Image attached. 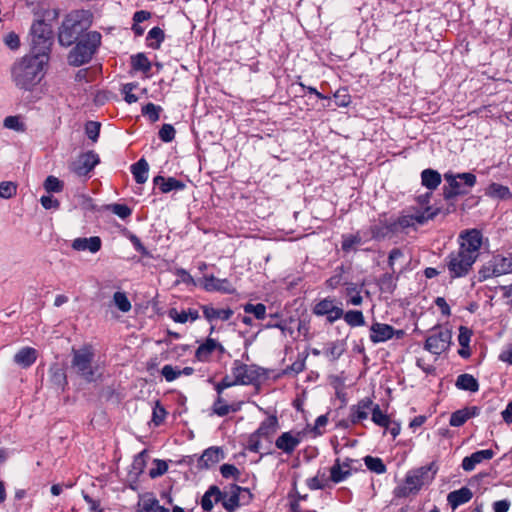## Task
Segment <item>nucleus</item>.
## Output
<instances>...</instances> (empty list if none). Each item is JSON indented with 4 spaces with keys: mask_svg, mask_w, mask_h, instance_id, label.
I'll return each instance as SVG.
<instances>
[{
    "mask_svg": "<svg viewBox=\"0 0 512 512\" xmlns=\"http://www.w3.org/2000/svg\"><path fill=\"white\" fill-rule=\"evenodd\" d=\"M335 105L337 107H347L351 102V97L346 90H338L334 94Z\"/></svg>",
    "mask_w": 512,
    "mask_h": 512,
    "instance_id": "obj_53",
    "label": "nucleus"
},
{
    "mask_svg": "<svg viewBox=\"0 0 512 512\" xmlns=\"http://www.w3.org/2000/svg\"><path fill=\"white\" fill-rule=\"evenodd\" d=\"M438 213V209L427 207L423 212L417 211L414 214L403 215L399 217L396 224L401 228H408L415 225L416 223L424 224L428 220L433 219Z\"/></svg>",
    "mask_w": 512,
    "mask_h": 512,
    "instance_id": "obj_16",
    "label": "nucleus"
},
{
    "mask_svg": "<svg viewBox=\"0 0 512 512\" xmlns=\"http://www.w3.org/2000/svg\"><path fill=\"white\" fill-rule=\"evenodd\" d=\"M48 60L44 55H26L12 66V79L15 85L23 90H31L43 77L44 66Z\"/></svg>",
    "mask_w": 512,
    "mask_h": 512,
    "instance_id": "obj_1",
    "label": "nucleus"
},
{
    "mask_svg": "<svg viewBox=\"0 0 512 512\" xmlns=\"http://www.w3.org/2000/svg\"><path fill=\"white\" fill-rule=\"evenodd\" d=\"M113 302L115 306L123 313H127L131 310V302L124 292H115L113 295Z\"/></svg>",
    "mask_w": 512,
    "mask_h": 512,
    "instance_id": "obj_38",
    "label": "nucleus"
},
{
    "mask_svg": "<svg viewBox=\"0 0 512 512\" xmlns=\"http://www.w3.org/2000/svg\"><path fill=\"white\" fill-rule=\"evenodd\" d=\"M473 494L467 487H462L459 490L452 491L448 494L447 500L449 504L456 508L471 500Z\"/></svg>",
    "mask_w": 512,
    "mask_h": 512,
    "instance_id": "obj_30",
    "label": "nucleus"
},
{
    "mask_svg": "<svg viewBox=\"0 0 512 512\" xmlns=\"http://www.w3.org/2000/svg\"><path fill=\"white\" fill-rule=\"evenodd\" d=\"M99 156L93 151H88L78 156L72 163L71 170L78 176H85L99 163Z\"/></svg>",
    "mask_w": 512,
    "mask_h": 512,
    "instance_id": "obj_15",
    "label": "nucleus"
},
{
    "mask_svg": "<svg viewBox=\"0 0 512 512\" xmlns=\"http://www.w3.org/2000/svg\"><path fill=\"white\" fill-rule=\"evenodd\" d=\"M202 311L204 317L210 322L215 320L227 321L234 313L230 308H215L211 305H203Z\"/></svg>",
    "mask_w": 512,
    "mask_h": 512,
    "instance_id": "obj_26",
    "label": "nucleus"
},
{
    "mask_svg": "<svg viewBox=\"0 0 512 512\" xmlns=\"http://www.w3.org/2000/svg\"><path fill=\"white\" fill-rule=\"evenodd\" d=\"M327 485H328V479H326L324 475H322V476L317 475L308 480V487L310 489H324Z\"/></svg>",
    "mask_w": 512,
    "mask_h": 512,
    "instance_id": "obj_61",
    "label": "nucleus"
},
{
    "mask_svg": "<svg viewBox=\"0 0 512 512\" xmlns=\"http://www.w3.org/2000/svg\"><path fill=\"white\" fill-rule=\"evenodd\" d=\"M137 87L135 83H127L123 85L122 93L124 94V99L127 103L132 104L137 102L138 98L132 91Z\"/></svg>",
    "mask_w": 512,
    "mask_h": 512,
    "instance_id": "obj_55",
    "label": "nucleus"
},
{
    "mask_svg": "<svg viewBox=\"0 0 512 512\" xmlns=\"http://www.w3.org/2000/svg\"><path fill=\"white\" fill-rule=\"evenodd\" d=\"M4 127L18 132H23L25 130L24 124L20 121L18 116L6 117L4 119Z\"/></svg>",
    "mask_w": 512,
    "mask_h": 512,
    "instance_id": "obj_50",
    "label": "nucleus"
},
{
    "mask_svg": "<svg viewBox=\"0 0 512 512\" xmlns=\"http://www.w3.org/2000/svg\"><path fill=\"white\" fill-rule=\"evenodd\" d=\"M221 474L224 478H235L237 479L240 475L239 470L232 464H223L220 468Z\"/></svg>",
    "mask_w": 512,
    "mask_h": 512,
    "instance_id": "obj_60",
    "label": "nucleus"
},
{
    "mask_svg": "<svg viewBox=\"0 0 512 512\" xmlns=\"http://www.w3.org/2000/svg\"><path fill=\"white\" fill-rule=\"evenodd\" d=\"M251 496L252 495L248 489L237 485H231L228 491H221L219 502L222 503L223 507L227 511L233 512L236 508L239 507L241 500L248 501Z\"/></svg>",
    "mask_w": 512,
    "mask_h": 512,
    "instance_id": "obj_11",
    "label": "nucleus"
},
{
    "mask_svg": "<svg viewBox=\"0 0 512 512\" xmlns=\"http://www.w3.org/2000/svg\"><path fill=\"white\" fill-rule=\"evenodd\" d=\"M494 456V452L491 449L480 450L474 452L468 457H465L462 461V468L465 471H472L475 466L484 460H490Z\"/></svg>",
    "mask_w": 512,
    "mask_h": 512,
    "instance_id": "obj_25",
    "label": "nucleus"
},
{
    "mask_svg": "<svg viewBox=\"0 0 512 512\" xmlns=\"http://www.w3.org/2000/svg\"><path fill=\"white\" fill-rule=\"evenodd\" d=\"M303 432L288 431L282 433L275 441V446L286 454H292L301 443Z\"/></svg>",
    "mask_w": 512,
    "mask_h": 512,
    "instance_id": "obj_17",
    "label": "nucleus"
},
{
    "mask_svg": "<svg viewBox=\"0 0 512 512\" xmlns=\"http://www.w3.org/2000/svg\"><path fill=\"white\" fill-rule=\"evenodd\" d=\"M139 512H157V499L151 496H144L138 502Z\"/></svg>",
    "mask_w": 512,
    "mask_h": 512,
    "instance_id": "obj_42",
    "label": "nucleus"
},
{
    "mask_svg": "<svg viewBox=\"0 0 512 512\" xmlns=\"http://www.w3.org/2000/svg\"><path fill=\"white\" fill-rule=\"evenodd\" d=\"M336 307L337 305L334 304L332 299L325 298L314 306L313 313L317 316H326L328 313L333 312Z\"/></svg>",
    "mask_w": 512,
    "mask_h": 512,
    "instance_id": "obj_37",
    "label": "nucleus"
},
{
    "mask_svg": "<svg viewBox=\"0 0 512 512\" xmlns=\"http://www.w3.org/2000/svg\"><path fill=\"white\" fill-rule=\"evenodd\" d=\"M352 459H345L344 461H340V459H336L333 466L330 468V479L334 483H339L345 479H347L351 475V463Z\"/></svg>",
    "mask_w": 512,
    "mask_h": 512,
    "instance_id": "obj_19",
    "label": "nucleus"
},
{
    "mask_svg": "<svg viewBox=\"0 0 512 512\" xmlns=\"http://www.w3.org/2000/svg\"><path fill=\"white\" fill-rule=\"evenodd\" d=\"M364 461L367 468L377 474H382L386 471V466L380 458L366 456Z\"/></svg>",
    "mask_w": 512,
    "mask_h": 512,
    "instance_id": "obj_43",
    "label": "nucleus"
},
{
    "mask_svg": "<svg viewBox=\"0 0 512 512\" xmlns=\"http://www.w3.org/2000/svg\"><path fill=\"white\" fill-rule=\"evenodd\" d=\"M486 193L491 197L499 199H510L512 197L509 188L498 183L489 185Z\"/></svg>",
    "mask_w": 512,
    "mask_h": 512,
    "instance_id": "obj_35",
    "label": "nucleus"
},
{
    "mask_svg": "<svg viewBox=\"0 0 512 512\" xmlns=\"http://www.w3.org/2000/svg\"><path fill=\"white\" fill-rule=\"evenodd\" d=\"M101 42V34L92 31L87 33L68 55V62L73 66H81L90 61Z\"/></svg>",
    "mask_w": 512,
    "mask_h": 512,
    "instance_id": "obj_4",
    "label": "nucleus"
},
{
    "mask_svg": "<svg viewBox=\"0 0 512 512\" xmlns=\"http://www.w3.org/2000/svg\"><path fill=\"white\" fill-rule=\"evenodd\" d=\"M165 416H166V411H165L164 407L161 406L160 403L157 401L153 408L152 421L155 423V425L158 426L163 422Z\"/></svg>",
    "mask_w": 512,
    "mask_h": 512,
    "instance_id": "obj_59",
    "label": "nucleus"
},
{
    "mask_svg": "<svg viewBox=\"0 0 512 512\" xmlns=\"http://www.w3.org/2000/svg\"><path fill=\"white\" fill-rule=\"evenodd\" d=\"M362 244V238L359 234L347 235L343 237L342 249L345 252H350L355 249L356 246Z\"/></svg>",
    "mask_w": 512,
    "mask_h": 512,
    "instance_id": "obj_45",
    "label": "nucleus"
},
{
    "mask_svg": "<svg viewBox=\"0 0 512 512\" xmlns=\"http://www.w3.org/2000/svg\"><path fill=\"white\" fill-rule=\"evenodd\" d=\"M512 273V256L493 255L478 271L479 282Z\"/></svg>",
    "mask_w": 512,
    "mask_h": 512,
    "instance_id": "obj_7",
    "label": "nucleus"
},
{
    "mask_svg": "<svg viewBox=\"0 0 512 512\" xmlns=\"http://www.w3.org/2000/svg\"><path fill=\"white\" fill-rule=\"evenodd\" d=\"M85 130L88 138L95 142L99 136L100 124L98 122L90 121L86 124Z\"/></svg>",
    "mask_w": 512,
    "mask_h": 512,
    "instance_id": "obj_57",
    "label": "nucleus"
},
{
    "mask_svg": "<svg viewBox=\"0 0 512 512\" xmlns=\"http://www.w3.org/2000/svg\"><path fill=\"white\" fill-rule=\"evenodd\" d=\"M231 411L235 412L237 411V408L226 404L224 399L221 396H218L213 405V412L216 415L223 417Z\"/></svg>",
    "mask_w": 512,
    "mask_h": 512,
    "instance_id": "obj_40",
    "label": "nucleus"
},
{
    "mask_svg": "<svg viewBox=\"0 0 512 512\" xmlns=\"http://www.w3.org/2000/svg\"><path fill=\"white\" fill-rule=\"evenodd\" d=\"M433 467L434 465L430 464L409 471L403 484L395 488V496L399 498H406L411 495H416L423 486L433 481L436 473V470H433Z\"/></svg>",
    "mask_w": 512,
    "mask_h": 512,
    "instance_id": "obj_3",
    "label": "nucleus"
},
{
    "mask_svg": "<svg viewBox=\"0 0 512 512\" xmlns=\"http://www.w3.org/2000/svg\"><path fill=\"white\" fill-rule=\"evenodd\" d=\"M477 414V407H468L461 410H457L454 413H452L449 423L453 427H459L462 426L468 419L476 416Z\"/></svg>",
    "mask_w": 512,
    "mask_h": 512,
    "instance_id": "obj_29",
    "label": "nucleus"
},
{
    "mask_svg": "<svg viewBox=\"0 0 512 512\" xmlns=\"http://www.w3.org/2000/svg\"><path fill=\"white\" fill-rule=\"evenodd\" d=\"M253 367L254 366L246 365L239 360L234 361L231 374L238 385L252 384L258 378V374Z\"/></svg>",
    "mask_w": 512,
    "mask_h": 512,
    "instance_id": "obj_14",
    "label": "nucleus"
},
{
    "mask_svg": "<svg viewBox=\"0 0 512 512\" xmlns=\"http://www.w3.org/2000/svg\"><path fill=\"white\" fill-rule=\"evenodd\" d=\"M471 338V331L464 326H461L459 329L458 341L461 347L468 348L469 342Z\"/></svg>",
    "mask_w": 512,
    "mask_h": 512,
    "instance_id": "obj_62",
    "label": "nucleus"
},
{
    "mask_svg": "<svg viewBox=\"0 0 512 512\" xmlns=\"http://www.w3.org/2000/svg\"><path fill=\"white\" fill-rule=\"evenodd\" d=\"M71 247L76 251L88 250L91 253H96L101 248V239L98 236L79 237L72 241Z\"/></svg>",
    "mask_w": 512,
    "mask_h": 512,
    "instance_id": "obj_23",
    "label": "nucleus"
},
{
    "mask_svg": "<svg viewBox=\"0 0 512 512\" xmlns=\"http://www.w3.org/2000/svg\"><path fill=\"white\" fill-rule=\"evenodd\" d=\"M221 490L217 486H211L201 499V506L205 511H211L214 503L220 501Z\"/></svg>",
    "mask_w": 512,
    "mask_h": 512,
    "instance_id": "obj_32",
    "label": "nucleus"
},
{
    "mask_svg": "<svg viewBox=\"0 0 512 512\" xmlns=\"http://www.w3.org/2000/svg\"><path fill=\"white\" fill-rule=\"evenodd\" d=\"M279 429V421L275 415H270L266 418L259 426V428L253 433V438H271Z\"/></svg>",
    "mask_w": 512,
    "mask_h": 512,
    "instance_id": "obj_21",
    "label": "nucleus"
},
{
    "mask_svg": "<svg viewBox=\"0 0 512 512\" xmlns=\"http://www.w3.org/2000/svg\"><path fill=\"white\" fill-rule=\"evenodd\" d=\"M372 421L381 426V427H385V428H388L389 425L391 424V420L389 419L388 415L384 414L379 405H374L372 406Z\"/></svg>",
    "mask_w": 512,
    "mask_h": 512,
    "instance_id": "obj_39",
    "label": "nucleus"
},
{
    "mask_svg": "<svg viewBox=\"0 0 512 512\" xmlns=\"http://www.w3.org/2000/svg\"><path fill=\"white\" fill-rule=\"evenodd\" d=\"M44 188L47 192H60L63 189V182L55 176H48L44 182Z\"/></svg>",
    "mask_w": 512,
    "mask_h": 512,
    "instance_id": "obj_49",
    "label": "nucleus"
},
{
    "mask_svg": "<svg viewBox=\"0 0 512 512\" xmlns=\"http://www.w3.org/2000/svg\"><path fill=\"white\" fill-rule=\"evenodd\" d=\"M85 26L82 24L79 13L70 14L62 23L58 41L62 46L72 45L82 34Z\"/></svg>",
    "mask_w": 512,
    "mask_h": 512,
    "instance_id": "obj_8",
    "label": "nucleus"
},
{
    "mask_svg": "<svg viewBox=\"0 0 512 512\" xmlns=\"http://www.w3.org/2000/svg\"><path fill=\"white\" fill-rule=\"evenodd\" d=\"M243 309L245 313L253 314L258 320H263L266 316V306L262 303L256 305L247 303L244 305Z\"/></svg>",
    "mask_w": 512,
    "mask_h": 512,
    "instance_id": "obj_41",
    "label": "nucleus"
},
{
    "mask_svg": "<svg viewBox=\"0 0 512 512\" xmlns=\"http://www.w3.org/2000/svg\"><path fill=\"white\" fill-rule=\"evenodd\" d=\"M32 54L44 57L48 60L53 38L51 26L43 20L35 21L31 26Z\"/></svg>",
    "mask_w": 512,
    "mask_h": 512,
    "instance_id": "obj_5",
    "label": "nucleus"
},
{
    "mask_svg": "<svg viewBox=\"0 0 512 512\" xmlns=\"http://www.w3.org/2000/svg\"><path fill=\"white\" fill-rule=\"evenodd\" d=\"M108 209L121 219H126L132 213V210L124 204H111L108 206Z\"/></svg>",
    "mask_w": 512,
    "mask_h": 512,
    "instance_id": "obj_51",
    "label": "nucleus"
},
{
    "mask_svg": "<svg viewBox=\"0 0 512 512\" xmlns=\"http://www.w3.org/2000/svg\"><path fill=\"white\" fill-rule=\"evenodd\" d=\"M346 295L349 297L348 303L355 306L361 305L363 298L360 295L359 291H357L356 287H348L346 289Z\"/></svg>",
    "mask_w": 512,
    "mask_h": 512,
    "instance_id": "obj_58",
    "label": "nucleus"
},
{
    "mask_svg": "<svg viewBox=\"0 0 512 512\" xmlns=\"http://www.w3.org/2000/svg\"><path fill=\"white\" fill-rule=\"evenodd\" d=\"M345 322L351 327H359L365 324L363 313L359 310H350L343 312Z\"/></svg>",
    "mask_w": 512,
    "mask_h": 512,
    "instance_id": "obj_36",
    "label": "nucleus"
},
{
    "mask_svg": "<svg viewBox=\"0 0 512 512\" xmlns=\"http://www.w3.org/2000/svg\"><path fill=\"white\" fill-rule=\"evenodd\" d=\"M452 334L448 329L435 330L425 342V349L429 352L440 355L446 351L451 343Z\"/></svg>",
    "mask_w": 512,
    "mask_h": 512,
    "instance_id": "obj_12",
    "label": "nucleus"
},
{
    "mask_svg": "<svg viewBox=\"0 0 512 512\" xmlns=\"http://www.w3.org/2000/svg\"><path fill=\"white\" fill-rule=\"evenodd\" d=\"M445 180L448 182V187L443 188V196L449 200L457 195L464 194L466 191L462 189V184L458 179L464 182L468 187L474 186L476 177L471 173H461L457 176L452 174H445Z\"/></svg>",
    "mask_w": 512,
    "mask_h": 512,
    "instance_id": "obj_10",
    "label": "nucleus"
},
{
    "mask_svg": "<svg viewBox=\"0 0 512 512\" xmlns=\"http://www.w3.org/2000/svg\"><path fill=\"white\" fill-rule=\"evenodd\" d=\"M154 464L155 467L149 471V475L151 478H156L163 475L168 469L167 463L163 460H155Z\"/></svg>",
    "mask_w": 512,
    "mask_h": 512,
    "instance_id": "obj_56",
    "label": "nucleus"
},
{
    "mask_svg": "<svg viewBox=\"0 0 512 512\" xmlns=\"http://www.w3.org/2000/svg\"><path fill=\"white\" fill-rule=\"evenodd\" d=\"M37 359V351L31 347H24L14 355V362L22 368L30 367Z\"/></svg>",
    "mask_w": 512,
    "mask_h": 512,
    "instance_id": "obj_27",
    "label": "nucleus"
},
{
    "mask_svg": "<svg viewBox=\"0 0 512 512\" xmlns=\"http://www.w3.org/2000/svg\"><path fill=\"white\" fill-rule=\"evenodd\" d=\"M483 237L482 233L477 229H470L462 231L459 235V248L458 251L466 255L472 256L477 260L480 255Z\"/></svg>",
    "mask_w": 512,
    "mask_h": 512,
    "instance_id": "obj_9",
    "label": "nucleus"
},
{
    "mask_svg": "<svg viewBox=\"0 0 512 512\" xmlns=\"http://www.w3.org/2000/svg\"><path fill=\"white\" fill-rule=\"evenodd\" d=\"M219 350L221 353L225 352L224 347L215 339L207 338L204 343H202L195 352V357L202 362H205L209 359L210 355L215 351Z\"/></svg>",
    "mask_w": 512,
    "mask_h": 512,
    "instance_id": "obj_22",
    "label": "nucleus"
},
{
    "mask_svg": "<svg viewBox=\"0 0 512 512\" xmlns=\"http://www.w3.org/2000/svg\"><path fill=\"white\" fill-rule=\"evenodd\" d=\"M5 44L12 50H16L20 46V39L19 36L14 33L10 32L4 37Z\"/></svg>",
    "mask_w": 512,
    "mask_h": 512,
    "instance_id": "obj_63",
    "label": "nucleus"
},
{
    "mask_svg": "<svg viewBox=\"0 0 512 512\" xmlns=\"http://www.w3.org/2000/svg\"><path fill=\"white\" fill-rule=\"evenodd\" d=\"M477 260L458 250L452 251L445 258V267L450 279L466 277L473 269Z\"/></svg>",
    "mask_w": 512,
    "mask_h": 512,
    "instance_id": "obj_6",
    "label": "nucleus"
},
{
    "mask_svg": "<svg viewBox=\"0 0 512 512\" xmlns=\"http://www.w3.org/2000/svg\"><path fill=\"white\" fill-rule=\"evenodd\" d=\"M224 458L223 451L218 447H210L206 449L198 460L199 468H209Z\"/></svg>",
    "mask_w": 512,
    "mask_h": 512,
    "instance_id": "obj_24",
    "label": "nucleus"
},
{
    "mask_svg": "<svg viewBox=\"0 0 512 512\" xmlns=\"http://www.w3.org/2000/svg\"><path fill=\"white\" fill-rule=\"evenodd\" d=\"M373 402L370 398L360 400L356 405L350 408V420L356 424L368 418L369 413L372 411Z\"/></svg>",
    "mask_w": 512,
    "mask_h": 512,
    "instance_id": "obj_20",
    "label": "nucleus"
},
{
    "mask_svg": "<svg viewBox=\"0 0 512 512\" xmlns=\"http://www.w3.org/2000/svg\"><path fill=\"white\" fill-rule=\"evenodd\" d=\"M71 369L87 382H95L101 377V369L94 364V350L83 346L72 350Z\"/></svg>",
    "mask_w": 512,
    "mask_h": 512,
    "instance_id": "obj_2",
    "label": "nucleus"
},
{
    "mask_svg": "<svg viewBox=\"0 0 512 512\" xmlns=\"http://www.w3.org/2000/svg\"><path fill=\"white\" fill-rule=\"evenodd\" d=\"M148 40H155V43H150V47L157 49L160 47L161 42L164 40V32L159 27H154L148 32Z\"/></svg>",
    "mask_w": 512,
    "mask_h": 512,
    "instance_id": "obj_48",
    "label": "nucleus"
},
{
    "mask_svg": "<svg viewBox=\"0 0 512 512\" xmlns=\"http://www.w3.org/2000/svg\"><path fill=\"white\" fill-rule=\"evenodd\" d=\"M162 110L160 106H157L153 103H148L142 108V114L149 118L151 122H156L159 120V113Z\"/></svg>",
    "mask_w": 512,
    "mask_h": 512,
    "instance_id": "obj_47",
    "label": "nucleus"
},
{
    "mask_svg": "<svg viewBox=\"0 0 512 512\" xmlns=\"http://www.w3.org/2000/svg\"><path fill=\"white\" fill-rule=\"evenodd\" d=\"M161 374L168 382H172L181 376L180 369L175 368L172 365L163 366L161 369Z\"/></svg>",
    "mask_w": 512,
    "mask_h": 512,
    "instance_id": "obj_52",
    "label": "nucleus"
},
{
    "mask_svg": "<svg viewBox=\"0 0 512 512\" xmlns=\"http://www.w3.org/2000/svg\"><path fill=\"white\" fill-rule=\"evenodd\" d=\"M421 182L429 190H435L441 183V175L433 169H425L421 173Z\"/></svg>",
    "mask_w": 512,
    "mask_h": 512,
    "instance_id": "obj_31",
    "label": "nucleus"
},
{
    "mask_svg": "<svg viewBox=\"0 0 512 512\" xmlns=\"http://www.w3.org/2000/svg\"><path fill=\"white\" fill-rule=\"evenodd\" d=\"M149 165L145 159H140L131 166V172L137 183L143 184L148 179Z\"/></svg>",
    "mask_w": 512,
    "mask_h": 512,
    "instance_id": "obj_33",
    "label": "nucleus"
},
{
    "mask_svg": "<svg viewBox=\"0 0 512 512\" xmlns=\"http://www.w3.org/2000/svg\"><path fill=\"white\" fill-rule=\"evenodd\" d=\"M456 386L459 389L476 392L479 389L477 380L470 374H461L458 376Z\"/></svg>",
    "mask_w": 512,
    "mask_h": 512,
    "instance_id": "obj_34",
    "label": "nucleus"
},
{
    "mask_svg": "<svg viewBox=\"0 0 512 512\" xmlns=\"http://www.w3.org/2000/svg\"><path fill=\"white\" fill-rule=\"evenodd\" d=\"M154 184L159 187L161 192L169 193L173 190H182L185 188V184L173 177L165 178L163 176H156L154 178Z\"/></svg>",
    "mask_w": 512,
    "mask_h": 512,
    "instance_id": "obj_28",
    "label": "nucleus"
},
{
    "mask_svg": "<svg viewBox=\"0 0 512 512\" xmlns=\"http://www.w3.org/2000/svg\"><path fill=\"white\" fill-rule=\"evenodd\" d=\"M17 193V185L12 181H3L0 183V198L10 199Z\"/></svg>",
    "mask_w": 512,
    "mask_h": 512,
    "instance_id": "obj_44",
    "label": "nucleus"
},
{
    "mask_svg": "<svg viewBox=\"0 0 512 512\" xmlns=\"http://www.w3.org/2000/svg\"><path fill=\"white\" fill-rule=\"evenodd\" d=\"M40 202L45 209H57L59 207L58 200L50 195L42 196Z\"/></svg>",
    "mask_w": 512,
    "mask_h": 512,
    "instance_id": "obj_64",
    "label": "nucleus"
},
{
    "mask_svg": "<svg viewBox=\"0 0 512 512\" xmlns=\"http://www.w3.org/2000/svg\"><path fill=\"white\" fill-rule=\"evenodd\" d=\"M132 65L135 70H141L144 72H148L151 68L148 58L142 53L132 57Z\"/></svg>",
    "mask_w": 512,
    "mask_h": 512,
    "instance_id": "obj_46",
    "label": "nucleus"
},
{
    "mask_svg": "<svg viewBox=\"0 0 512 512\" xmlns=\"http://www.w3.org/2000/svg\"><path fill=\"white\" fill-rule=\"evenodd\" d=\"M394 336L400 339L404 336V331L395 330L391 325L379 322H374L370 327V340L374 344L388 341Z\"/></svg>",
    "mask_w": 512,
    "mask_h": 512,
    "instance_id": "obj_13",
    "label": "nucleus"
},
{
    "mask_svg": "<svg viewBox=\"0 0 512 512\" xmlns=\"http://www.w3.org/2000/svg\"><path fill=\"white\" fill-rule=\"evenodd\" d=\"M201 285L206 291H220L224 293L235 292V288L228 279H219L214 275L204 276L202 278Z\"/></svg>",
    "mask_w": 512,
    "mask_h": 512,
    "instance_id": "obj_18",
    "label": "nucleus"
},
{
    "mask_svg": "<svg viewBox=\"0 0 512 512\" xmlns=\"http://www.w3.org/2000/svg\"><path fill=\"white\" fill-rule=\"evenodd\" d=\"M175 133L172 125L164 124L159 131V137L164 142H171L175 138Z\"/></svg>",
    "mask_w": 512,
    "mask_h": 512,
    "instance_id": "obj_54",
    "label": "nucleus"
}]
</instances>
